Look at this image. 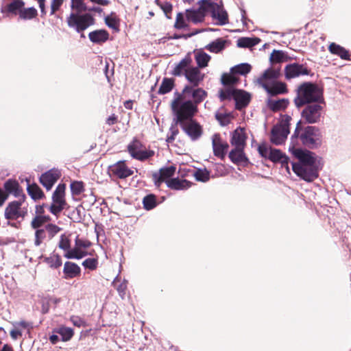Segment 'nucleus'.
<instances>
[{
	"label": "nucleus",
	"instance_id": "obj_42",
	"mask_svg": "<svg viewBox=\"0 0 351 351\" xmlns=\"http://www.w3.org/2000/svg\"><path fill=\"white\" fill-rule=\"evenodd\" d=\"M45 262L51 267L58 268L62 265V259L58 254H52L45 258Z\"/></svg>",
	"mask_w": 351,
	"mask_h": 351
},
{
	"label": "nucleus",
	"instance_id": "obj_32",
	"mask_svg": "<svg viewBox=\"0 0 351 351\" xmlns=\"http://www.w3.org/2000/svg\"><path fill=\"white\" fill-rule=\"evenodd\" d=\"M289 104V100L287 99H269L267 101V106L273 111H280L285 109Z\"/></svg>",
	"mask_w": 351,
	"mask_h": 351
},
{
	"label": "nucleus",
	"instance_id": "obj_19",
	"mask_svg": "<svg viewBox=\"0 0 351 351\" xmlns=\"http://www.w3.org/2000/svg\"><path fill=\"white\" fill-rule=\"evenodd\" d=\"M176 168L174 166H169L167 167L161 168L158 172H155L152 174V178L155 185L159 187L163 182L168 180V178L172 177Z\"/></svg>",
	"mask_w": 351,
	"mask_h": 351
},
{
	"label": "nucleus",
	"instance_id": "obj_23",
	"mask_svg": "<svg viewBox=\"0 0 351 351\" xmlns=\"http://www.w3.org/2000/svg\"><path fill=\"white\" fill-rule=\"evenodd\" d=\"M246 136L242 128H237L232 133L231 144L235 147L244 148L245 145Z\"/></svg>",
	"mask_w": 351,
	"mask_h": 351
},
{
	"label": "nucleus",
	"instance_id": "obj_25",
	"mask_svg": "<svg viewBox=\"0 0 351 351\" xmlns=\"http://www.w3.org/2000/svg\"><path fill=\"white\" fill-rule=\"evenodd\" d=\"M250 95L241 90H237L234 97V100L236 102L237 108L241 109L246 106L250 102Z\"/></svg>",
	"mask_w": 351,
	"mask_h": 351
},
{
	"label": "nucleus",
	"instance_id": "obj_37",
	"mask_svg": "<svg viewBox=\"0 0 351 351\" xmlns=\"http://www.w3.org/2000/svg\"><path fill=\"white\" fill-rule=\"evenodd\" d=\"M259 39L257 38H251L247 37L241 38L237 40L239 47H250L256 45Z\"/></svg>",
	"mask_w": 351,
	"mask_h": 351
},
{
	"label": "nucleus",
	"instance_id": "obj_40",
	"mask_svg": "<svg viewBox=\"0 0 351 351\" xmlns=\"http://www.w3.org/2000/svg\"><path fill=\"white\" fill-rule=\"evenodd\" d=\"M27 192L29 195L34 199H41L43 196V193L40 187L36 184H29L27 186Z\"/></svg>",
	"mask_w": 351,
	"mask_h": 351
},
{
	"label": "nucleus",
	"instance_id": "obj_5",
	"mask_svg": "<svg viewBox=\"0 0 351 351\" xmlns=\"http://www.w3.org/2000/svg\"><path fill=\"white\" fill-rule=\"evenodd\" d=\"M258 149L261 156L268 158L274 162H280L282 167L289 172V158L280 150L271 148L266 144L259 145Z\"/></svg>",
	"mask_w": 351,
	"mask_h": 351
},
{
	"label": "nucleus",
	"instance_id": "obj_49",
	"mask_svg": "<svg viewBox=\"0 0 351 351\" xmlns=\"http://www.w3.org/2000/svg\"><path fill=\"white\" fill-rule=\"evenodd\" d=\"M238 79L232 74L224 73L221 76V82L223 84L231 86L236 84Z\"/></svg>",
	"mask_w": 351,
	"mask_h": 351
},
{
	"label": "nucleus",
	"instance_id": "obj_52",
	"mask_svg": "<svg viewBox=\"0 0 351 351\" xmlns=\"http://www.w3.org/2000/svg\"><path fill=\"white\" fill-rule=\"evenodd\" d=\"M70 246L71 243L69 237L65 234H62L58 243V247L60 249L68 252L70 250Z\"/></svg>",
	"mask_w": 351,
	"mask_h": 351
},
{
	"label": "nucleus",
	"instance_id": "obj_53",
	"mask_svg": "<svg viewBox=\"0 0 351 351\" xmlns=\"http://www.w3.org/2000/svg\"><path fill=\"white\" fill-rule=\"evenodd\" d=\"M194 177L197 181L206 182L209 180V173L206 170L199 169L194 173Z\"/></svg>",
	"mask_w": 351,
	"mask_h": 351
},
{
	"label": "nucleus",
	"instance_id": "obj_43",
	"mask_svg": "<svg viewBox=\"0 0 351 351\" xmlns=\"http://www.w3.org/2000/svg\"><path fill=\"white\" fill-rule=\"evenodd\" d=\"M287 60V55L282 51L274 50L270 56V61L274 62H282Z\"/></svg>",
	"mask_w": 351,
	"mask_h": 351
},
{
	"label": "nucleus",
	"instance_id": "obj_58",
	"mask_svg": "<svg viewBox=\"0 0 351 351\" xmlns=\"http://www.w3.org/2000/svg\"><path fill=\"white\" fill-rule=\"evenodd\" d=\"M73 193L80 194L83 191V184L80 182H74L71 184Z\"/></svg>",
	"mask_w": 351,
	"mask_h": 351
},
{
	"label": "nucleus",
	"instance_id": "obj_51",
	"mask_svg": "<svg viewBox=\"0 0 351 351\" xmlns=\"http://www.w3.org/2000/svg\"><path fill=\"white\" fill-rule=\"evenodd\" d=\"M13 327L16 328V329L20 331V332L23 333L24 330L29 331L30 328H32V326L29 322H27L25 321H20V322H16L12 324Z\"/></svg>",
	"mask_w": 351,
	"mask_h": 351
},
{
	"label": "nucleus",
	"instance_id": "obj_1",
	"mask_svg": "<svg viewBox=\"0 0 351 351\" xmlns=\"http://www.w3.org/2000/svg\"><path fill=\"white\" fill-rule=\"evenodd\" d=\"M71 8L77 12H71L66 18V23L70 28L80 33L94 24L95 20L91 14H80L88 10L84 0H71Z\"/></svg>",
	"mask_w": 351,
	"mask_h": 351
},
{
	"label": "nucleus",
	"instance_id": "obj_45",
	"mask_svg": "<svg viewBox=\"0 0 351 351\" xmlns=\"http://www.w3.org/2000/svg\"><path fill=\"white\" fill-rule=\"evenodd\" d=\"M173 87V81L169 78H165L160 86L158 93L165 94L170 92Z\"/></svg>",
	"mask_w": 351,
	"mask_h": 351
},
{
	"label": "nucleus",
	"instance_id": "obj_29",
	"mask_svg": "<svg viewBox=\"0 0 351 351\" xmlns=\"http://www.w3.org/2000/svg\"><path fill=\"white\" fill-rule=\"evenodd\" d=\"M5 191L15 197L22 198L24 195L22 194V189H20L19 183L13 180H8L4 184Z\"/></svg>",
	"mask_w": 351,
	"mask_h": 351
},
{
	"label": "nucleus",
	"instance_id": "obj_4",
	"mask_svg": "<svg viewBox=\"0 0 351 351\" xmlns=\"http://www.w3.org/2000/svg\"><path fill=\"white\" fill-rule=\"evenodd\" d=\"M192 59L190 56H185L174 67L172 74L176 76L184 75L186 80L193 86H197L203 80L204 74L202 73L198 67L191 66Z\"/></svg>",
	"mask_w": 351,
	"mask_h": 351
},
{
	"label": "nucleus",
	"instance_id": "obj_12",
	"mask_svg": "<svg viewBox=\"0 0 351 351\" xmlns=\"http://www.w3.org/2000/svg\"><path fill=\"white\" fill-rule=\"evenodd\" d=\"M128 149L129 153L134 158L140 160L147 159L154 154V152L152 150H147L143 149L141 143L138 140H134L128 145Z\"/></svg>",
	"mask_w": 351,
	"mask_h": 351
},
{
	"label": "nucleus",
	"instance_id": "obj_15",
	"mask_svg": "<svg viewBox=\"0 0 351 351\" xmlns=\"http://www.w3.org/2000/svg\"><path fill=\"white\" fill-rule=\"evenodd\" d=\"M293 155L298 160V162H292V167L293 166H302V165L312 164L319 161L314 153L308 150L293 149Z\"/></svg>",
	"mask_w": 351,
	"mask_h": 351
},
{
	"label": "nucleus",
	"instance_id": "obj_24",
	"mask_svg": "<svg viewBox=\"0 0 351 351\" xmlns=\"http://www.w3.org/2000/svg\"><path fill=\"white\" fill-rule=\"evenodd\" d=\"M167 186L174 190H185L191 186V183L186 180L171 178L166 181Z\"/></svg>",
	"mask_w": 351,
	"mask_h": 351
},
{
	"label": "nucleus",
	"instance_id": "obj_54",
	"mask_svg": "<svg viewBox=\"0 0 351 351\" xmlns=\"http://www.w3.org/2000/svg\"><path fill=\"white\" fill-rule=\"evenodd\" d=\"M46 237L45 230L44 229H38L35 232L34 244L36 246H39L43 241Z\"/></svg>",
	"mask_w": 351,
	"mask_h": 351
},
{
	"label": "nucleus",
	"instance_id": "obj_64",
	"mask_svg": "<svg viewBox=\"0 0 351 351\" xmlns=\"http://www.w3.org/2000/svg\"><path fill=\"white\" fill-rule=\"evenodd\" d=\"M21 336L22 333L20 332V331H19L18 329L13 327V329L10 331V337H12V339L16 340Z\"/></svg>",
	"mask_w": 351,
	"mask_h": 351
},
{
	"label": "nucleus",
	"instance_id": "obj_2",
	"mask_svg": "<svg viewBox=\"0 0 351 351\" xmlns=\"http://www.w3.org/2000/svg\"><path fill=\"white\" fill-rule=\"evenodd\" d=\"M171 108L174 115L173 121L176 124L191 120L197 112V106L195 104L182 93H175L171 103Z\"/></svg>",
	"mask_w": 351,
	"mask_h": 351
},
{
	"label": "nucleus",
	"instance_id": "obj_41",
	"mask_svg": "<svg viewBox=\"0 0 351 351\" xmlns=\"http://www.w3.org/2000/svg\"><path fill=\"white\" fill-rule=\"evenodd\" d=\"M86 254L82 250V248L75 246L74 248L69 250L68 252H66L65 256L67 258H76V259H80L85 256Z\"/></svg>",
	"mask_w": 351,
	"mask_h": 351
},
{
	"label": "nucleus",
	"instance_id": "obj_28",
	"mask_svg": "<svg viewBox=\"0 0 351 351\" xmlns=\"http://www.w3.org/2000/svg\"><path fill=\"white\" fill-rule=\"evenodd\" d=\"M205 16L203 9L188 10H186V19L188 21L193 23H198L203 21Z\"/></svg>",
	"mask_w": 351,
	"mask_h": 351
},
{
	"label": "nucleus",
	"instance_id": "obj_21",
	"mask_svg": "<svg viewBox=\"0 0 351 351\" xmlns=\"http://www.w3.org/2000/svg\"><path fill=\"white\" fill-rule=\"evenodd\" d=\"M60 176V171L58 169H53L42 174L40 178V182L47 191H49L59 179Z\"/></svg>",
	"mask_w": 351,
	"mask_h": 351
},
{
	"label": "nucleus",
	"instance_id": "obj_17",
	"mask_svg": "<svg viewBox=\"0 0 351 351\" xmlns=\"http://www.w3.org/2000/svg\"><path fill=\"white\" fill-rule=\"evenodd\" d=\"M178 125L193 140L198 138L202 134L200 125L193 119L185 121Z\"/></svg>",
	"mask_w": 351,
	"mask_h": 351
},
{
	"label": "nucleus",
	"instance_id": "obj_3",
	"mask_svg": "<svg viewBox=\"0 0 351 351\" xmlns=\"http://www.w3.org/2000/svg\"><path fill=\"white\" fill-rule=\"evenodd\" d=\"M324 103L323 90L317 84L312 82H304L296 89L294 104L300 108L307 104Z\"/></svg>",
	"mask_w": 351,
	"mask_h": 351
},
{
	"label": "nucleus",
	"instance_id": "obj_33",
	"mask_svg": "<svg viewBox=\"0 0 351 351\" xmlns=\"http://www.w3.org/2000/svg\"><path fill=\"white\" fill-rule=\"evenodd\" d=\"M53 332L57 333L61 336L62 341H69L73 336L74 332L71 328L61 326L55 328Z\"/></svg>",
	"mask_w": 351,
	"mask_h": 351
},
{
	"label": "nucleus",
	"instance_id": "obj_16",
	"mask_svg": "<svg viewBox=\"0 0 351 351\" xmlns=\"http://www.w3.org/2000/svg\"><path fill=\"white\" fill-rule=\"evenodd\" d=\"M109 172L118 178L123 179L132 176L133 170L130 169L125 163V161L120 160L109 167Z\"/></svg>",
	"mask_w": 351,
	"mask_h": 351
},
{
	"label": "nucleus",
	"instance_id": "obj_34",
	"mask_svg": "<svg viewBox=\"0 0 351 351\" xmlns=\"http://www.w3.org/2000/svg\"><path fill=\"white\" fill-rule=\"evenodd\" d=\"M24 5L25 3L22 0H14L12 2L7 5L5 7V9L10 13L15 15H19V12L22 10Z\"/></svg>",
	"mask_w": 351,
	"mask_h": 351
},
{
	"label": "nucleus",
	"instance_id": "obj_50",
	"mask_svg": "<svg viewBox=\"0 0 351 351\" xmlns=\"http://www.w3.org/2000/svg\"><path fill=\"white\" fill-rule=\"evenodd\" d=\"M49 219V218L48 217L38 215L33 219L31 226L34 229H37Z\"/></svg>",
	"mask_w": 351,
	"mask_h": 351
},
{
	"label": "nucleus",
	"instance_id": "obj_57",
	"mask_svg": "<svg viewBox=\"0 0 351 351\" xmlns=\"http://www.w3.org/2000/svg\"><path fill=\"white\" fill-rule=\"evenodd\" d=\"M186 26L185 23V20L184 19L183 14L182 13H178L176 16V21L175 23V27L177 29H182Z\"/></svg>",
	"mask_w": 351,
	"mask_h": 351
},
{
	"label": "nucleus",
	"instance_id": "obj_36",
	"mask_svg": "<svg viewBox=\"0 0 351 351\" xmlns=\"http://www.w3.org/2000/svg\"><path fill=\"white\" fill-rule=\"evenodd\" d=\"M226 41L222 39H217L206 46V49L213 53H218L225 47Z\"/></svg>",
	"mask_w": 351,
	"mask_h": 351
},
{
	"label": "nucleus",
	"instance_id": "obj_47",
	"mask_svg": "<svg viewBox=\"0 0 351 351\" xmlns=\"http://www.w3.org/2000/svg\"><path fill=\"white\" fill-rule=\"evenodd\" d=\"M143 206L146 210H151L156 206V197L154 195H148L143 198Z\"/></svg>",
	"mask_w": 351,
	"mask_h": 351
},
{
	"label": "nucleus",
	"instance_id": "obj_13",
	"mask_svg": "<svg viewBox=\"0 0 351 351\" xmlns=\"http://www.w3.org/2000/svg\"><path fill=\"white\" fill-rule=\"evenodd\" d=\"M279 76V69L269 68L256 80V82L266 90L277 81Z\"/></svg>",
	"mask_w": 351,
	"mask_h": 351
},
{
	"label": "nucleus",
	"instance_id": "obj_27",
	"mask_svg": "<svg viewBox=\"0 0 351 351\" xmlns=\"http://www.w3.org/2000/svg\"><path fill=\"white\" fill-rule=\"evenodd\" d=\"M229 158L231 161L237 165L247 161V158L243 152V148L235 147L229 153Z\"/></svg>",
	"mask_w": 351,
	"mask_h": 351
},
{
	"label": "nucleus",
	"instance_id": "obj_10",
	"mask_svg": "<svg viewBox=\"0 0 351 351\" xmlns=\"http://www.w3.org/2000/svg\"><path fill=\"white\" fill-rule=\"evenodd\" d=\"M322 104H308V105L302 112V119L308 123L319 122L323 112Z\"/></svg>",
	"mask_w": 351,
	"mask_h": 351
},
{
	"label": "nucleus",
	"instance_id": "obj_61",
	"mask_svg": "<svg viewBox=\"0 0 351 351\" xmlns=\"http://www.w3.org/2000/svg\"><path fill=\"white\" fill-rule=\"evenodd\" d=\"M160 8L164 12L166 16L169 19L170 16H169V14H170L172 11V5L169 2H165L162 3Z\"/></svg>",
	"mask_w": 351,
	"mask_h": 351
},
{
	"label": "nucleus",
	"instance_id": "obj_63",
	"mask_svg": "<svg viewBox=\"0 0 351 351\" xmlns=\"http://www.w3.org/2000/svg\"><path fill=\"white\" fill-rule=\"evenodd\" d=\"M75 245L80 248H87L90 246V242L79 239L78 237L75 239Z\"/></svg>",
	"mask_w": 351,
	"mask_h": 351
},
{
	"label": "nucleus",
	"instance_id": "obj_62",
	"mask_svg": "<svg viewBox=\"0 0 351 351\" xmlns=\"http://www.w3.org/2000/svg\"><path fill=\"white\" fill-rule=\"evenodd\" d=\"M216 118L222 125H227L230 121V117L228 115H226V114L217 113L216 114Z\"/></svg>",
	"mask_w": 351,
	"mask_h": 351
},
{
	"label": "nucleus",
	"instance_id": "obj_8",
	"mask_svg": "<svg viewBox=\"0 0 351 351\" xmlns=\"http://www.w3.org/2000/svg\"><path fill=\"white\" fill-rule=\"evenodd\" d=\"M320 162H316L302 166H293V171L295 174L307 182H312L318 177Z\"/></svg>",
	"mask_w": 351,
	"mask_h": 351
},
{
	"label": "nucleus",
	"instance_id": "obj_35",
	"mask_svg": "<svg viewBox=\"0 0 351 351\" xmlns=\"http://www.w3.org/2000/svg\"><path fill=\"white\" fill-rule=\"evenodd\" d=\"M329 51L333 54L338 55L342 59L346 60L348 58V51L344 48L335 43H332L330 45Z\"/></svg>",
	"mask_w": 351,
	"mask_h": 351
},
{
	"label": "nucleus",
	"instance_id": "obj_60",
	"mask_svg": "<svg viewBox=\"0 0 351 351\" xmlns=\"http://www.w3.org/2000/svg\"><path fill=\"white\" fill-rule=\"evenodd\" d=\"M127 289V281L123 280L119 285L117 287V290L121 298H123Z\"/></svg>",
	"mask_w": 351,
	"mask_h": 351
},
{
	"label": "nucleus",
	"instance_id": "obj_30",
	"mask_svg": "<svg viewBox=\"0 0 351 351\" xmlns=\"http://www.w3.org/2000/svg\"><path fill=\"white\" fill-rule=\"evenodd\" d=\"M265 91L271 96L284 94L287 93V85L285 83L277 80Z\"/></svg>",
	"mask_w": 351,
	"mask_h": 351
},
{
	"label": "nucleus",
	"instance_id": "obj_38",
	"mask_svg": "<svg viewBox=\"0 0 351 351\" xmlns=\"http://www.w3.org/2000/svg\"><path fill=\"white\" fill-rule=\"evenodd\" d=\"M210 60V56L205 52L199 51L195 55V60L199 67H206Z\"/></svg>",
	"mask_w": 351,
	"mask_h": 351
},
{
	"label": "nucleus",
	"instance_id": "obj_22",
	"mask_svg": "<svg viewBox=\"0 0 351 351\" xmlns=\"http://www.w3.org/2000/svg\"><path fill=\"white\" fill-rule=\"evenodd\" d=\"M212 145L215 156L224 158L228 148L227 143L223 142L219 134H215L212 137Z\"/></svg>",
	"mask_w": 351,
	"mask_h": 351
},
{
	"label": "nucleus",
	"instance_id": "obj_46",
	"mask_svg": "<svg viewBox=\"0 0 351 351\" xmlns=\"http://www.w3.org/2000/svg\"><path fill=\"white\" fill-rule=\"evenodd\" d=\"M300 124V121L298 123L297 127L294 132V134L291 138V143L289 147V152L293 154V149H300V148H296V145H298V135H299V125Z\"/></svg>",
	"mask_w": 351,
	"mask_h": 351
},
{
	"label": "nucleus",
	"instance_id": "obj_9",
	"mask_svg": "<svg viewBox=\"0 0 351 351\" xmlns=\"http://www.w3.org/2000/svg\"><path fill=\"white\" fill-rule=\"evenodd\" d=\"M64 192L65 184H60L53 193V203L49 206V211L55 215H58L64 209L66 205Z\"/></svg>",
	"mask_w": 351,
	"mask_h": 351
},
{
	"label": "nucleus",
	"instance_id": "obj_59",
	"mask_svg": "<svg viewBox=\"0 0 351 351\" xmlns=\"http://www.w3.org/2000/svg\"><path fill=\"white\" fill-rule=\"evenodd\" d=\"M97 262L95 258H87L82 263V265L84 267L88 268L90 269H95L97 267Z\"/></svg>",
	"mask_w": 351,
	"mask_h": 351
},
{
	"label": "nucleus",
	"instance_id": "obj_48",
	"mask_svg": "<svg viewBox=\"0 0 351 351\" xmlns=\"http://www.w3.org/2000/svg\"><path fill=\"white\" fill-rule=\"evenodd\" d=\"M237 89L233 88L232 86H228L220 92V98L221 100L230 99L234 97V95Z\"/></svg>",
	"mask_w": 351,
	"mask_h": 351
},
{
	"label": "nucleus",
	"instance_id": "obj_6",
	"mask_svg": "<svg viewBox=\"0 0 351 351\" xmlns=\"http://www.w3.org/2000/svg\"><path fill=\"white\" fill-rule=\"evenodd\" d=\"M302 144L309 148L313 149L322 143V135L318 128L314 126L306 127L300 134Z\"/></svg>",
	"mask_w": 351,
	"mask_h": 351
},
{
	"label": "nucleus",
	"instance_id": "obj_7",
	"mask_svg": "<svg viewBox=\"0 0 351 351\" xmlns=\"http://www.w3.org/2000/svg\"><path fill=\"white\" fill-rule=\"evenodd\" d=\"M204 8L210 12L213 19L217 20V24L223 25L228 23V16L226 11L223 8L222 2L220 3L206 1Z\"/></svg>",
	"mask_w": 351,
	"mask_h": 351
},
{
	"label": "nucleus",
	"instance_id": "obj_26",
	"mask_svg": "<svg viewBox=\"0 0 351 351\" xmlns=\"http://www.w3.org/2000/svg\"><path fill=\"white\" fill-rule=\"evenodd\" d=\"M109 34L104 29H99L90 32L88 38L91 42L100 44L106 42L108 39Z\"/></svg>",
	"mask_w": 351,
	"mask_h": 351
},
{
	"label": "nucleus",
	"instance_id": "obj_31",
	"mask_svg": "<svg viewBox=\"0 0 351 351\" xmlns=\"http://www.w3.org/2000/svg\"><path fill=\"white\" fill-rule=\"evenodd\" d=\"M64 273L66 278H73L80 274V268L75 263L66 262L64 266Z\"/></svg>",
	"mask_w": 351,
	"mask_h": 351
},
{
	"label": "nucleus",
	"instance_id": "obj_14",
	"mask_svg": "<svg viewBox=\"0 0 351 351\" xmlns=\"http://www.w3.org/2000/svg\"><path fill=\"white\" fill-rule=\"evenodd\" d=\"M289 134V125L286 123L276 125L271 132V141L278 145L282 144Z\"/></svg>",
	"mask_w": 351,
	"mask_h": 351
},
{
	"label": "nucleus",
	"instance_id": "obj_18",
	"mask_svg": "<svg viewBox=\"0 0 351 351\" xmlns=\"http://www.w3.org/2000/svg\"><path fill=\"white\" fill-rule=\"evenodd\" d=\"M285 77L288 80L309 74V71L306 66L298 63L287 65L285 68Z\"/></svg>",
	"mask_w": 351,
	"mask_h": 351
},
{
	"label": "nucleus",
	"instance_id": "obj_11",
	"mask_svg": "<svg viewBox=\"0 0 351 351\" xmlns=\"http://www.w3.org/2000/svg\"><path fill=\"white\" fill-rule=\"evenodd\" d=\"M25 196L19 198L17 201H13L8 205L5 210V217L8 219H17L19 217H23L27 213L22 208V204L24 202Z\"/></svg>",
	"mask_w": 351,
	"mask_h": 351
},
{
	"label": "nucleus",
	"instance_id": "obj_56",
	"mask_svg": "<svg viewBox=\"0 0 351 351\" xmlns=\"http://www.w3.org/2000/svg\"><path fill=\"white\" fill-rule=\"evenodd\" d=\"M64 0H51L50 15H53L60 10L63 5Z\"/></svg>",
	"mask_w": 351,
	"mask_h": 351
},
{
	"label": "nucleus",
	"instance_id": "obj_55",
	"mask_svg": "<svg viewBox=\"0 0 351 351\" xmlns=\"http://www.w3.org/2000/svg\"><path fill=\"white\" fill-rule=\"evenodd\" d=\"M45 230L49 237L52 238L61 230V228L56 225L49 223L45 226Z\"/></svg>",
	"mask_w": 351,
	"mask_h": 351
},
{
	"label": "nucleus",
	"instance_id": "obj_39",
	"mask_svg": "<svg viewBox=\"0 0 351 351\" xmlns=\"http://www.w3.org/2000/svg\"><path fill=\"white\" fill-rule=\"evenodd\" d=\"M252 66L247 63H242L233 66L231 72L233 74L246 75L251 71Z\"/></svg>",
	"mask_w": 351,
	"mask_h": 351
},
{
	"label": "nucleus",
	"instance_id": "obj_44",
	"mask_svg": "<svg viewBox=\"0 0 351 351\" xmlns=\"http://www.w3.org/2000/svg\"><path fill=\"white\" fill-rule=\"evenodd\" d=\"M37 11L34 8H23L19 12V17L21 19L27 20L34 18Z\"/></svg>",
	"mask_w": 351,
	"mask_h": 351
},
{
	"label": "nucleus",
	"instance_id": "obj_20",
	"mask_svg": "<svg viewBox=\"0 0 351 351\" xmlns=\"http://www.w3.org/2000/svg\"><path fill=\"white\" fill-rule=\"evenodd\" d=\"M182 93L191 99V97L193 99V103L197 104L202 102L206 96V92L202 88H193L191 86H186L182 91Z\"/></svg>",
	"mask_w": 351,
	"mask_h": 351
}]
</instances>
